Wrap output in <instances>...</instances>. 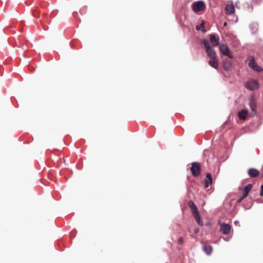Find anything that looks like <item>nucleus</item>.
I'll list each match as a JSON object with an SVG mask.
<instances>
[{
    "mask_svg": "<svg viewBox=\"0 0 263 263\" xmlns=\"http://www.w3.org/2000/svg\"><path fill=\"white\" fill-rule=\"evenodd\" d=\"M227 25L226 23L224 24V25L226 26Z\"/></svg>",
    "mask_w": 263,
    "mask_h": 263,
    "instance_id": "nucleus-27",
    "label": "nucleus"
},
{
    "mask_svg": "<svg viewBox=\"0 0 263 263\" xmlns=\"http://www.w3.org/2000/svg\"><path fill=\"white\" fill-rule=\"evenodd\" d=\"M188 205H189V208H190V209L192 211L193 216L194 217V218L195 219V220L196 219H198V218H199L200 217L199 212L198 210L197 206L193 202V201H192L191 200L189 201V202L188 203Z\"/></svg>",
    "mask_w": 263,
    "mask_h": 263,
    "instance_id": "nucleus-3",
    "label": "nucleus"
},
{
    "mask_svg": "<svg viewBox=\"0 0 263 263\" xmlns=\"http://www.w3.org/2000/svg\"><path fill=\"white\" fill-rule=\"evenodd\" d=\"M248 114V111L247 109H243L238 112V116L240 119L245 120Z\"/></svg>",
    "mask_w": 263,
    "mask_h": 263,
    "instance_id": "nucleus-15",
    "label": "nucleus"
},
{
    "mask_svg": "<svg viewBox=\"0 0 263 263\" xmlns=\"http://www.w3.org/2000/svg\"><path fill=\"white\" fill-rule=\"evenodd\" d=\"M192 8L194 11L196 12L204 10L205 6L203 2L197 1L193 3Z\"/></svg>",
    "mask_w": 263,
    "mask_h": 263,
    "instance_id": "nucleus-5",
    "label": "nucleus"
},
{
    "mask_svg": "<svg viewBox=\"0 0 263 263\" xmlns=\"http://www.w3.org/2000/svg\"><path fill=\"white\" fill-rule=\"evenodd\" d=\"M204 27V22L202 21L199 26H197L196 28V30H199L201 28H202Z\"/></svg>",
    "mask_w": 263,
    "mask_h": 263,
    "instance_id": "nucleus-20",
    "label": "nucleus"
},
{
    "mask_svg": "<svg viewBox=\"0 0 263 263\" xmlns=\"http://www.w3.org/2000/svg\"><path fill=\"white\" fill-rule=\"evenodd\" d=\"M209 64L213 67L215 69H217L218 67V61L217 58V57L214 58H210V60L209 61Z\"/></svg>",
    "mask_w": 263,
    "mask_h": 263,
    "instance_id": "nucleus-10",
    "label": "nucleus"
},
{
    "mask_svg": "<svg viewBox=\"0 0 263 263\" xmlns=\"http://www.w3.org/2000/svg\"><path fill=\"white\" fill-rule=\"evenodd\" d=\"M196 221L200 225L202 226L203 225V222L201 219V217L196 219Z\"/></svg>",
    "mask_w": 263,
    "mask_h": 263,
    "instance_id": "nucleus-19",
    "label": "nucleus"
},
{
    "mask_svg": "<svg viewBox=\"0 0 263 263\" xmlns=\"http://www.w3.org/2000/svg\"><path fill=\"white\" fill-rule=\"evenodd\" d=\"M253 185L252 184H248L243 189V197H247L248 195L249 192L252 189Z\"/></svg>",
    "mask_w": 263,
    "mask_h": 263,
    "instance_id": "nucleus-13",
    "label": "nucleus"
},
{
    "mask_svg": "<svg viewBox=\"0 0 263 263\" xmlns=\"http://www.w3.org/2000/svg\"><path fill=\"white\" fill-rule=\"evenodd\" d=\"M210 42L213 46H217L219 44V39L216 38L214 34L209 35Z\"/></svg>",
    "mask_w": 263,
    "mask_h": 263,
    "instance_id": "nucleus-14",
    "label": "nucleus"
},
{
    "mask_svg": "<svg viewBox=\"0 0 263 263\" xmlns=\"http://www.w3.org/2000/svg\"><path fill=\"white\" fill-rule=\"evenodd\" d=\"M183 242V240L182 237H179L178 239V243L180 245H182Z\"/></svg>",
    "mask_w": 263,
    "mask_h": 263,
    "instance_id": "nucleus-22",
    "label": "nucleus"
},
{
    "mask_svg": "<svg viewBox=\"0 0 263 263\" xmlns=\"http://www.w3.org/2000/svg\"><path fill=\"white\" fill-rule=\"evenodd\" d=\"M212 183V175L210 173H208L206 175V179L204 181V186L205 188L208 187Z\"/></svg>",
    "mask_w": 263,
    "mask_h": 263,
    "instance_id": "nucleus-12",
    "label": "nucleus"
},
{
    "mask_svg": "<svg viewBox=\"0 0 263 263\" xmlns=\"http://www.w3.org/2000/svg\"><path fill=\"white\" fill-rule=\"evenodd\" d=\"M219 48L220 52L224 55L228 56L230 59H233V56L231 53L229 48L224 44H220L219 45Z\"/></svg>",
    "mask_w": 263,
    "mask_h": 263,
    "instance_id": "nucleus-4",
    "label": "nucleus"
},
{
    "mask_svg": "<svg viewBox=\"0 0 263 263\" xmlns=\"http://www.w3.org/2000/svg\"><path fill=\"white\" fill-rule=\"evenodd\" d=\"M262 177H263V174H262Z\"/></svg>",
    "mask_w": 263,
    "mask_h": 263,
    "instance_id": "nucleus-28",
    "label": "nucleus"
},
{
    "mask_svg": "<svg viewBox=\"0 0 263 263\" xmlns=\"http://www.w3.org/2000/svg\"><path fill=\"white\" fill-rule=\"evenodd\" d=\"M198 231H199V229H198V230H196V233H198Z\"/></svg>",
    "mask_w": 263,
    "mask_h": 263,
    "instance_id": "nucleus-25",
    "label": "nucleus"
},
{
    "mask_svg": "<svg viewBox=\"0 0 263 263\" xmlns=\"http://www.w3.org/2000/svg\"><path fill=\"white\" fill-rule=\"evenodd\" d=\"M203 32H205V30L204 29L203 30Z\"/></svg>",
    "mask_w": 263,
    "mask_h": 263,
    "instance_id": "nucleus-26",
    "label": "nucleus"
},
{
    "mask_svg": "<svg viewBox=\"0 0 263 263\" xmlns=\"http://www.w3.org/2000/svg\"><path fill=\"white\" fill-rule=\"evenodd\" d=\"M259 194L260 196H263V185L261 186V191Z\"/></svg>",
    "mask_w": 263,
    "mask_h": 263,
    "instance_id": "nucleus-23",
    "label": "nucleus"
},
{
    "mask_svg": "<svg viewBox=\"0 0 263 263\" xmlns=\"http://www.w3.org/2000/svg\"><path fill=\"white\" fill-rule=\"evenodd\" d=\"M203 250L204 252L208 255H210L213 251L212 246L207 244L203 245Z\"/></svg>",
    "mask_w": 263,
    "mask_h": 263,
    "instance_id": "nucleus-17",
    "label": "nucleus"
},
{
    "mask_svg": "<svg viewBox=\"0 0 263 263\" xmlns=\"http://www.w3.org/2000/svg\"><path fill=\"white\" fill-rule=\"evenodd\" d=\"M250 60L249 62V66L254 71L257 72L262 71L263 69L255 62L254 58L253 57H250Z\"/></svg>",
    "mask_w": 263,
    "mask_h": 263,
    "instance_id": "nucleus-6",
    "label": "nucleus"
},
{
    "mask_svg": "<svg viewBox=\"0 0 263 263\" xmlns=\"http://www.w3.org/2000/svg\"><path fill=\"white\" fill-rule=\"evenodd\" d=\"M245 198H246V197H243V196L242 195L241 197L237 200V202L240 203Z\"/></svg>",
    "mask_w": 263,
    "mask_h": 263,
    "instance_id": "nucleus-21",
    "label": "nucleus"
},
{
    "mask_svg": "<svg viewBox=\"0 0 263 263\" xmlns=\"http://www.w3.org/2000/svg\"><path fill=\"white\" fill-rule=\"evenodd\" d=\"M222 67L226 70H229L231 68V63L229 60L225 59L222 62Z\"/></svg>",
    "mask_w": 263,
    "mask_h": 263,
    "instance_id": "nucleus-16",
    "label": "nucleus"
},
{
    "mask_svg": "<svg viewBox=\"0 0 263 263\" xmlns=\"http://www.w3.org/2000/svg\"><path fill=\"white\" fill-rule=\"evenodd\" d=\"M191 171L193 176L196 177L199 176L201 172V166L198 162H193L192 163V167Z\"/></svg>",
    "mask_w": 263,
    "mask_h": 263,
    "instance_id": "nucleus-2",
    "label": "nucleus"
},
{
    "mask_svg": "<svg viewBox=\"0 0 263 263\" xmlns=\"http://www.w3.org/2000/svg\"><path fill=\"white\" fill-rule=\"evenodd\" d=\"M231 227L230 224L223 223L221 224L220 231L223 234H228L230 233Z\"/></svg>",
    "mask_w": 263,
    "mask_h": 263,
    "instance_id": "nucleus-9",
    "label": "nucleus"
},
{
    "mask_svg": "<svg viewBox=\"0 0 263 263\" xmlns=\"http://www.w3.org/2000/svg\"><path fill=\"white\" fill-rule=\"evenodd\" d=\"M235 8L232 4H228L225 8V12L227 15H231L234 13Z\"/></svg>",
    "mask_w": 263,
    "mask_h": 263,
    "instance_id": "nucleus-11",
    "label": "nucleus"
},
{
    "mask_svg": "<svg viewBox=\"0 0 263 263\" xmlns=\"http://www.w3.org/2000/svg\"><path fill=\"white\" fill-rule=\"evenodd\" d=\"M201 42L202 44L204 45L208 56L209 58H214L217 57L215 50L210 46V43L208 40H202Z\"/></svg>",
    "mask_w": 263,
    "mask_h": 263,
    "instance_id": "nucleus-1",
    "label": "nucleus"
},
{
    "mask_svg": "<svg viewBox=\"0 0 263 263\" xmlns=\"http://www.w3.org/2000/svg\"><path fill=\"white\" fill-rule=\"evenodd\" d=\"M246 87L250 90H255L258 87V82L255 80H251L247 83Z\"/></svg>",
    "mask_w": 263,
    "mask_h": 263,
    "instance_id": "nucleus-7",
    "label": "nucleus"
},
{
    "mask_svg": "<svg viewBox=\"0 0 263 263\" xmlns=\"http://www.w3.org/2000/svg\"><path fill=\"white\" fill-rule=\"evenodd\" d=\"M248 174L251 178H256L259 176L260 172L254 168H250L248 170Z\"/></svg>",
    "mask_w": 263,
    "mask_h": 263,
    "instance_id": "nucleus-8",
    "label": "nucleus"
},
{
    "mask_svg": "<svg viewBox=\"0 0 263 263\" xmlns=\"http://www.w3.org/2000/svg\"><path fill=\"white\" fill-rule=\"evenodd\" d=\"M250 107L252 110V111L254 113V114H256V102L252 99L251 100L249 103Z\"/></svg>",
    "mask_w": 263,
    "mask_h": 263,
    "instance_id": "nucleus-18",
    "label": "nucleus"
},
{
    "mask_svg": "<svg viewBox=\"0 0 263 263\" xmlns=\"http://www.w3.org/2000/svg\"><path fill=\"white\" fill-rule=\"evenodd\" d=\"M33 15L35 17H36V18H38L39 17V15H37V14H36V11L33 12Z\"/></svg>",
    "mask_w": 263,
    "mask_h": 263,
    "instance_id": "nucleus-24",
    "label": "nucleus"
}]
</instances>
